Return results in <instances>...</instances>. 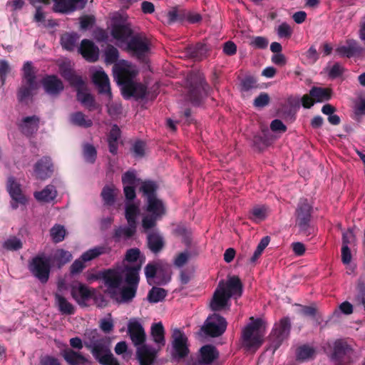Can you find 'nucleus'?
Instances as JSON below:
<instances>
[{"mask_svg": "<svg viewBox=\"0 0 365 365\" xmlns=\"http://www.w3.org/2000/svg\"><path fill=\"white\" fill-rule=\"evenodd\" d=\"M290 329L291 322L289 317L281 319L279 323L274 325L269 336L274 351L281 346L284 340L288 338Z\"/></svg>", "mask_w": 365, "mask_h": 365, "instance_id": "9", "label": "nucleus"}, {"mask_svg": "<svg viewBox=\"0 0 365 365\" xmlns=\"http://www.w3.org/2000/svg\"><path fill=\"white\" fill-rule=\"evenodd\" d=\"M143 261L140 260L135 265H125L123 273L126 284L138 287L140 282L139 272L141 269Z\"/></svg>", "mask_w": 365, "mask_h": 365, "instance_id": "26", "label": "nucleus"}, {"mask_svg": "<svg viewBox=\"0 0 365 365\" xmlns=\"http://www.w3.org/2000/svg\"><path fill=\"white\" fill-rule=\"evenodd\" d=\"M91 334L93 336L90 338L89 344H86V347L91 351L95 359L100 362L101 359H104L112 353L110 344L105 338H97L98 333L96 330L92 331Z\"/></svg>", "mask_w": 365, "mask_h": 365, "instance_id": "8", "label": "nucleus"}, {"mask_svg": "<svg viewBox=\"0 0 365 365\" xmlns=\"http://www.w3.org/2000/svg\"><path fill=\"white\" fill-rule=\"evenodd\" d=\"M269 43V41L264 36H255L252 40L250 45L255 48L265 49Z\"/></svg>", "mask_w": 365, "mask_h": 365, "instance_id": "64", "label": "nucleus"}, {"mask_svg": "<svg viewBox=\"0 0 365 365\" xmlns=\"http://www.w3.org/2000/svg\"><path fill=\"white\" fill-rule=\"evenodd\" d=\"M39 122L40 118L36 115L26 116L21 119L18 124V128L23 135L26 137H31L38 131Z\"/></svg>", "mask_w": 365, "mask_h": 365, "instance_id": "24", "label": "nucleus"}, {"mask_svg": "<svg viewBox=\"0 0 365 365\" xmlns=\"http://www.w3.org/2000/svg\"><path fill=\"white\" fill-rule=\"evenodd\" d=\"M29 269L36 278L45 284L48 282L51 272L50 259L43 255H37L31 259Z\"/></svg>", "mask_w": 365, "mask_h": 365, "instance_id": "6", "label": "nucleus"}, {"mask_svg": "<svg viewBox=\"0 0 365 365\" xmlns=\"http://www.w3.org/2000/svg\"><path fill=\"white\" fill-rule=\"evenodd\" d=\"M53 11L61 14H68L77 9H83L88 0H53Z\"/></svg>", "mask_w": 365, "mask_h": 365, "instance_id": "18", "label": "nucleus"}, {"mask_svg": "<svg viewBox=\"0 0 365 365\" xmlns=\"http://www.w3.org/2000/svg\"><path fill=\"white\" fill-rule=\"evenodd\" d=\"M104 204L106 205H112L115 201V197L114 193V189L112 186L106 185L101 194Z\"/></svg>", "mask_w": 365, "mask_h": 365, "instance_id": "58", "label": "nucleus"}, {"mask_svg": "<svg viewBox=\"0 0 365 365\" xmlns=\"http://www.w3.org/2000/svg\"><path fill=\"white\" fill-rule=\"evenodd\" d=\"M136 232V227L134 226L118 227L114 229L113 238L115 242L120 241L122 237L129 239Z\"/></svg>", "mask_w": 365, "mask_h": 365, "instance_id": "45", "label": "nucleus"}, {"mask_svg": "<svg viewBox=\"0 0 365 365\" xmlns=\"http://www.w3.org/2000/svg\"><path fill=\"white\" fill-rule=\"evenodd\" d=\"M267 217V208L262 206H255L250 211L249 218L253 222H259L264 220Z\"/></svg>", "mask_w": 365, "mask_h": 365, "instance_id": "50", "label": "nucleus"}, {"mask_svg": "<svg viewBox=\"0 0 365 365\" xmlns=\"http://www.w3.org/2000/svg\"><path fill=\"white\" fill-rule=\"evenodd\" d=\"M93 83L96 86L98 93L105 95L108 101L112 99L110 81L107 74L103 71H96L93 75Z\"/></svg>", "mask_w": 365, "mask_h": 365, "instance_id": "20", "label": "nucleus"}, {"mask_svg": "<svg viewBox=\"0 0 365 365\" xmlns=\"http://www.w3.org/2000/svg\"><path fill=\"white\" fill-rule=\"evenodd\" d=\"M22 242L20 239L12 237L6 240L4 244L3 247L10 251H17L22 248Z\"/></svg>", "mask_w": 365, "mask_h": 365, "instance_id": "61", "label": "nucleus"}, {"mask_svg": "<svg viewBox=\"0 0 365 365\" xmlns=\"http://www.w3.org/2000/svg\"><path fill=\"white\" fill-rule=\"evenodd\" d=\"M128 334L135 346H142L146 339L144 328L141 324L136 321H130L128 324Z\"/></svg>", "mask_w": 365, "mask_h": 365, "instance_id": "22", "label": "nucleus"}, {"mask_svg": "<svg viewBox=\"0 0 365 365\" xmlns=\"http://www.w3.org/2000/svg\"><path fill=\"white\" fill-rule=\"evenodd\" d=\"M208 51L207 46L203 43H197L190 46L187 48L189 56L195 61H201L206 57Z\"/></svg>", "mask_w": 365, "mask_h": 365, "instance_id": "40", "label": "nucleus"}, {"mask_svg": "<svg viewBox=\"0 0 365 365\" xmlns=\"http://www.w3.org/2000/svg\"><path fill=\"white\" fill-rule=\"evenodd\" d=\"M145 275L148 280L156 277L158 279V283L160 284H165L170 279L168 274H165L161 270H158L157 266L153 263H148L145 267Z\"/></svg>", "mask_w": 365, "mask_h": 365, "instance_id": "31", "label": "nucleus"}, {"mask_svg": "<svg viewBox=\"0 0 365 365\" xmlns=\"http://www.w3.org/2000/svg\"><path fill=\"white\" fill-rule=\"evenodd\" d=\"M41 83L44 91L51 96L56 97L63 91L62 81L56 75H47L43 78Z\"/></svg>", "mask_w": 365, "mask_h": 365, "instance_id": "19", "label": "nucleus"}, {"mask_svg": "<svg viewBox=\"0 0 365 365\" xmlns=\"http://www.w3.org/2000/svg\"><path fill=\"white\" fill-rule=\"evenodd\" d=\"M219 357V351L217 348L212 344L202 346L200 349V358L198 364L200 365L211 364Z\"/></svg>", "mask_w": 365, "mask_h": 365, "instance_id": "28", "label": "nucleus"}, {"mask_svg": "<svg viewBox=\"0 0 365 365\" xmlns=\"http://www.w3.org/2000/svg\"><path fill=\"white\" fill-rule=\"evenodd\" d=\"M6 190L12 200L19 202L23 205L27 203L28 199L23 193L21 185L14 176L7 178Z\"/></svg>", "mask_w": 365, "mask_h": 365, "instance_id": "21", "label": "nucleus"}, {"mask_svg": "<svg viewBox=\"0 0 365 365\" xmlns=\"http://www.w3.org/2000/svg\"><path fill=\"white\" fill-rule=\"evenodd\" d=\"M173 338V356L175 359H185L190 353L187 346V338L184 332L179 329H175L172 334Z\"/></svg>", "mask_w": 365, "mask_h": 365, "instance_id": "12", "label": "nucleus"}, {"mask_svg": "<svg viewBox=\"0 0 365 365\" xmlns=\"http://www.w3.org/2000/svg\"><path fill=\"white\" fill-rule=\"evenodd\" d=\"M270 102V98L268 93L262 92L255 98L253 102V106L255 108H264L267 106Z\"/></svg>", "mask_w": 365, "mask_h": 365, "instance_id": "63", "label": "nucleus"}, {"mask_svg": "<svg viewBox=\"0 0 365 365\" xmlns=\"http://www.w3.org/2000/svg\"><path fill=\"white\" fill-rule=\"evenodd\" d=\"M227 322L221 315L214 313L210 315L201 327V331L206 336L218 337L226 331Z\"/></svg>", "mask_w": 365, "mask_h": 365, "instance_id": "7", "label": "nucleus"}, {"mask_svg": "<svg viewBox=\"0 0 365 365\" xmlns=\"http://www.w3.org/2000/svg\"><path fill=\"white\" fill-rule=\"evenodd\" d=\"M106 252L107 248L104 246H98L87 250L72 263L70 267L71 274L75 275L81 273L86 267L85 262L91 261Z\"/></svg>", "mask_w": 365, "mask_h": 365, "instance_id": "10", "label": "nucleus"}, {"mask_svg": "<svg viewBox=\"0 0 365 365\" xmlns=\"http://www.w3.org/2000/svg\"><path fill=\"white\" fill-rule=\"evenodd\" d=\"M138 206L133 202H127L125 205V217L128 225L137 227V217L139 215Z\"/></svg>", "mask_w": 365, "mask_h": 365, "instance_id": "46", "label": "nucleus"}, {"mask_svg": "<svg viewBox=\"0 0 365 365\" xmlns=\"http://www.w3.org/2000/svg\"><path fill=\"white\" fill-rule=\"evenodd\" d=\"M23 77L27 84H36V72L31 62L27 61L23 66Z\"/></svg>", "mask_w": 365, "mask_h": 365, "instance_id": "53", "label": "nucleus"}, {"mask_svg": "<svg viewBox=\"0 0 365 365\" xmlns=\"http://www.w3.org/2000/svg\"><path fill=\"white\" fill-rule=\"evenodd\" d=\"M158 189V185L154 180H145L141 181V185L139 188L143 196L146 197V200L149 197H153L157 196V190Z\"/></svg>", "mask_w": 365, "mask_h": 365, "instance_id": "44", "label": "nucleus"}, {"mask_svg": "<svg viewBox=\"0 0 365 365\" xmlns=\"http://www.w3.org/2000/svg\"><path fill=\"white\" fill-rule=\"evenodd\" d=\"M72 259V255L70 252L63 249H58L53 255V262L61 268L69 262Z\"/></svg>", "mask_w": 365, "mask_h": 365, "instance_id": "48", "label": "nucleus"}, {"mask_svg": "<svg viewBox=\"0 0 365 365\" xmlns=\"http://www.w3.org/2000/svg\"><path fill=\"white\" fill-rule=\"evenodd\" d=\"M78 51L82 56L89 62H96L98 59V47L91 40H82L80 47L78 48Z\"/></svg>", "mask_w": 365, "mask_h": 365, "instance_id": "25", "label": "nucleus"}, {"mask_svg": "<svg viewBox=\"0 0 365 365\" xmlns=\"http://www.w3.org/2000/svg\"><path fill=\"white\" fill-rule=\"evenodd\" d=\"M34 197L40 202H49L57 196V190L53 185H46L41 191L35 192Z\"/></svg>", "mask_w": 365, "mask_h": 365, "instance_id": "39", "label": "nucleus"}, {"mask_svg": "<svg viewBox=\"0 0 365 365\" xmlns=\"http://www.w3.org/2000/svg\"><path fill=\"white\" fill-rule=\"evenodd\" d=\"M121 93L125 99L133 97L135 100L144 99L147 94V86L141 83L133 82L126 87L121 88Z\"/></svg>", "mask_w": 365, "mask_h": 365, "instance_id": "23", "label": "nucleus"}, {"mask_svg": "<svg viewBox=\"0 0 365 365\" xmlns=\"http://www.w3.org/2000/svg\"><path fill=\"white\" fill-rule=\"evenodd\" d=\"M78 39V36L76 33H66L61 36V43L63 48L67 51H73Z\"/></svg>", "mask_w": 365, "mask_h": 365, "instance_id": "51", "label": "nucleus"}, {"mask_svg": "<svg viewBox=\"0 0 365 365\" xmlns=\"http://www.w3.org/2000/svg\"><path fill=\"white\" fill-rule=\"evenodd\" d=\"M309 94L314 98L315 102L321 103L331 98L332 91L329 88L313 86L309 91Z\"/></svg>", "mask_w": 365, "mask_h": 365, "instance_id": "41", "label": "nucleus"}, {"mask_svg": "<svg viewBox=\"0 0 365 365\" xmlns=\"http://www.w3.org/2000/svg\"><path fill=\"white\" fill-rule=\"evenodd\" d=\"M290 106H283L278 112L280 117H282L287 123H292L296 119L297 110L292 108L295 106L299 108V102L298 99L289 98L288 100Z\"/></svg>", "mask_w": 365, "mask_h": 365, "instance_id": "33", "label": "nucleus"}, {"mask_svg": "<svg viewBox=\"0 0 365 365\" xmlns=\"http://www.w3.org/2000/svg\"><path fill=\"white\" fill-rule=\"evenodd\" d=\"M250 322L245 326L242 331V345L248 350H257L264 342L266 332V324L261 318H250Z\"/></svg>", "mask_w": 365, "mask_h": 365, "instance_id": "1", "label": "nucleus"}, {"mask_svg": "<svg viewBox=\"0 0 365 365\" xmlns=\"http://www.w3.org/2000/svg\"><path fill=\"white\" fill-rule=\"evenodd\" d=\"M312 207L307 200H301L295 210L296 226L301 234L309 236L314 232L311 225Z\"/></svg>", "mask_w": 365, "mask_h": 365, "instance_id": "3", "label": "nucleus"}, {"mask_svg": "<svg viewBox=\"0 0 365 365\" xmlns=\"http://www.w3.org/2000/svg\"><path fill=\"white\" fill-rule=\"evenodd\" d=\"M331 349L329 358L334 365H348L356 356L355 343L351 339H338Z\"/></svg>", "mask_w": 365, "mask_h": 365, "instance_id": "2", "label": "nucleus"}, {"mask_svg": "<svg viewBox=\"0 0 365 365\" xmlns=\"http://www.w3.org/2000/svg\"><path fill=\"white\" fill-rule=\"evenodd\" d=\"M160 217L155 216V215H148L143 217L142 220V227L144 232L148 234V230L156 226V222Z\"/></svg>", "mask_w": 365, "mask_h": 365, "instance_id": "60", "label": "nucleus"}, {"mask_svg": "<svg viewBox=\"0 0 365 365\" xmlns=\"http://www.w3.org/2000/svg\"><path fill=\"white\" fill-rule=\"evenodd\" d=\"M70 123L76 126L88 128L93 125V121L81 111L74 112L69 115Z\"/></svg>", "mask_w": 365, "mask_h": 365, "instance_id": "42", "label": "nucleus"}, {"mask_svg": "<svg viewBox=\"0 0 365 365\" xmlns=\"http://www.w3.org/2000/svg\"><path fill=\"white\" fill-rule=\"evenodd\" d=\"M167 295V291L163 288L153 287L149 292L147 299L150 303L163 301Z\"/></svg>", "mask_w": 365, "mask_h": 365, "instance_id": "52", "label": "nucleus"}, {"mask_svg": "<svg viewBox=\"0 0 365 365\" xmlns=\"http://www.w3.org/2000/svg\"><path fill=\"white\" fill-rule=\"evenodd\" d=\"M240 86L241 91L245 92H247L253 88H257L258 87L256 78L251 76L245 77L241 81Z\"/></svg>", "mask_w": 365, "mask_h": 365, "instance_id": "62", "label": "nucleus"}, {"mask_svg": "<svg viewBox=\"0 0 365 365\" xmlns=\"http://www.w3.org/2000/svg\"><path fill=\"white\" fill-rule=\"evenodd\" d=\"M209 86L201 76H195L189 82L187 98L195 106H200L204 98L207 96Z\"/></svg>", "mask_w": 365, "mask_h": 365, "instance_id": "5", "label": "nucleus"}, {"mask_svg": "<svg viewBox=\"0 0 365 365\" xmlns=\"http://www.w3.org/2000/svg\"><path fill=\"white\" fill-rule=\"evenodd\" d=\"M151 335L156 344H159L160 346L165 345V329L161 322L155 323L152 325Z\"/></svg>", "mask_w": 365, "mask_h": 365, "instance_id": "49", "label": "nucleus"}, {"mask_svg": "<svg viewBox=\"0 0 365 365\" xmlns=\"http://www.w3.org/2000/svg\"><path fill=\"white\" fill-rule=\"evenodd\" d=\"M96 294L95 289L90 288L82 282H77L71 285V295L81 307L87 306V302Z\"/></svg>", "mask_w": 365, "mask_h": 365, "instance_id": "11", "label": "nucleus"}, {"mask_svg": "<svg viewBox=\"0 0 365 365\" xmlns=\"http://www.w3.org/2000/svg\"><path fill=\"white\" fill-rule=\"evenodd\" d=\"M230 299L228 294L217 285L210 302V308L215 312L222 310L227 306Z\"/></svg>", "mask_w": 365, "mask_h": 365, "instance_id": "30", "label": "nucleus"}, {"mask_svg": "<svg viewBox=\"0 0 365 365\" xmlns=\"http://www.w3.org/2000/svg\"><path fill=\"white\" fill-rule=\"evenodd\" d=\"M103 278L106 285L110 289L109 290H116L122 283V276L114 269H108L103 272Z\"/></svg>", "mask_w": 365, "mask_h": 365, "instance_id": "34", "label": "nucleus"}, {"mask_svg": "<svg viewBox=\"0 0 365 365\" xmlns=\"http://www.w3.org/2000/svg\"><path fill=\"white\" fill-rule=\"evenodd\" d=\"M137 356L140 365H152L155 361V354L143 344L138 348Z\"/></svg>", "mask_w": 365, "mask_h": 365, "instance_id": "38", "label": "nucleus"}, {"mask_svg": "<svg viewBox=\"0 0 365 365\" xmlns=\"http://www.w3.org/2000/svg\"><path fill=\"white\" fill-rule=\"evenodd\" d=\"M187 10L174 7L172 10L169 11L167 14L168 24H172L175 22H184L186 21Z\"/></svg>", "mask_w": 365, "mask_h": 365, "instance_id": "47", "label": "nucleus"}, {"mask_svg": "<svg viewBox=\"0 0 365 365\" xmlns=\"http://www.w3.org/2000/svg\"><path fill=\"white\" fill-rule=\"evenodd\" d=\"M61 354L68 365H85L88 362V359L80 351L71 348H66Z\"/></svg>", "mask_w": 365, "mask_h": 365, "instance_id": "27", "label": "nucleus"}, {"mask_svg": "<svg viewBox=\"0 0 365 365\" xmlns=\"http://www.w3.org/2000/svg\"><path fill=\"white\" fill-rule=\"evenodd\" d=\"M125 259L128 262H138L140 260L143 262L145 261V257L141 256L140 250L138 248H131L127 250L125 256Z\"/></svg>", "mask_w": 365, "mask_h": 365, "instance_id": "59", "label": "nucleus"}, {"mask_svg": "<svg viewBox=\"0 0 365 365\" xmlns=\"http://www.w3.org/2000/svg\"><path fill=\"white\" fill-rule=\"evenodd\" d=\"M105 62L106 64L117 63L119 57L118 50L113 45L108 44L105 49Z\"/></svg>", "mask_w": 365, "mask_h": 365, "instance_id": "57", "label": "nucleus"}, {"mask_svg": "<svg viewBox=\"0 0 365 365\" xmlns=\"http://www.w3.org/2000/svg\"><path fill=\"white\" fill-rule=\"evenodd\" d=\"M132 34L133 31L128 24H115L111 31V35L114 38L123 41L130 37Z\"/></svg>", "mask_w": 365, "mask_h": 365, "instance_id": "43", "label": "nucleus"}, {"mask_svg": "<svg viewBox=\"0 0 365 365\" xmlns=\"http://www.w3.org/2000/svg\"><path fill=\"white\" fill-rule=\"evenodd\" d=\"M66 231L63 225L56 224L51 230L50 235L55 243L62 242L66 236Z\"/></svg>", "mask_w": 365, "mask_h": 365, "instance_id": "54", "label": "nucleus"}, {"mask_svg": "<svg viewBox=\"0 0 365 365\" xmlns=\"http://www.w3.org/2000/svg\"><path fill=\"white\" fill-rule=\"evenodd\" d=\"M335 51L340 57L351 58L361 56L365 48L356 40L347 39L345 45L338 46Z\"/></svg>", "mask_w": 365, "mask_h": 365, "instance_id": "14", "label": "nucleus"}, {"mask_svg": "<svg viewBox=\"0 0 365 365\" xmlns=\"http://www.w3.org/2000/svg\"><path fill=\"white\" fill-rule=\"evenodd\" d=\"M147 246L154 254H158L163 249L165 241L158 231H150L147 234Z\"/></svg>", "mask_w": 365, "mask_h": 365, "instance_id": "29", "label": "nucleus"}, {"mask_svg": "<svg viewBox=\"0 0 365 365\" xmlns=\"http://www.w3.org/2000/svg\"><path fill=\"white\" fill-rule=\"evenodd\" d=\"M315 356L316 349L308 344L301 345L296 349V360L299 362L313 360Z\"/></svg>", "mask_w": 365, "mask_h": 365, "instance_id": "37", "label": "nucleus"}, {"mask_svg": "<svg viewBox=\"0 0 365 365\" xmlns=\"http://www.w3.org/2000/svg\"><path fill=\"white\" fill-rule=\"evenodd\" d=\"M36 88V84H27L22 85L17 93L18 100L19 102H24L28 98L32 96V91Z\"/></svg>", "mask_w": 365, "mask_h": 365, "instance_id": "55", "label": "nucleus"}, {"mask_svg": "<svg viewBox=\"0 0 365 365\" xmlns=\"http://www.w3.org/2000/svg\"><path fill=\"white\" fill-rule=\"evenodd\" d=\"M83 155L87 163L93 164L97 158V150L93 145L86 143L83 147Z\"/></svg>", "mask_w": 365, "mask_h": 365, "instance_id": "56", "label": "nucleus"}, {"mask_svg": "<svg viewBox=\"0 0 365 365\" xmlns=\"http://www.w3.org/2000/svg\"><path fill=\"white\" fill-rule=\"evenodd\" d=\"M113 72L117 83L121 86V88L133 83L138 73L135 67L126 61L114 64Z\"/></svg>", "mask_w": 365, "mask_h": 365, "instance_id": "4", "label": "nucleus"}, {"mask_svg": "<svg viewBox=\"0 0 365 365\" xmlns=\"http://www.w3.org/2000/svg\"><path fill=\"white\" fill-rule=\"evenodd\" d=\"M146 211L161 217L165 214L166 208L163 202L155 196L146 200Z\"/></svg>", "mask_w": 365, "mask_h": 365, "instance_id": "32", "label": "nucleus"}, {"mask_svg": "<svg viewBox=\"0 0 365 365\" xmlns=\"http://www.w3.org/2000/svg\"><path fill=\"white\" fill-rule=\"evenodd\" d=\"M34 171L37 179L45 180L51 178L54 172L51 158L48 156H43L35 163Z\"/></svg>", "mask_w": 365, "mask_h": 365, "instance_id": "15", "label": "nucleus"}, {"mask_svg": "<svg viewBox=\"0 0 365 365\" xmlns=\"http://www.w3.org/2000/svg\"><path fill=\"white\" fill-rule=\"evenodd\" d=\"M55 304L58 311L65 315H73L75 313L74 306L61 293H54Z\"/></svg>", "mask_w": 365, "mask_h": 365, "instance_id": "35", "label": "nucleus"}, {"mask_svg": "<svg viewBox=\"0 0 365 365\" xmlns=\"http://www.w3.org/2000/svg\"><path fill=\"white\" fill-rule=\"evenodd\" d=\"M76 98L89 111H93L100 107L93 96L83 90L78 91L76 93Z\"/></svg>", "mask_w": 365, "mask_h": 365, "instance_id": "36", "label": "nucleus"}, {"mask_svg": "<svg viewBox=\"0 0 365 365\" xmlns=\"http://www.w3.org/2000/svg\"><path fill=\"white\" fill-rule=\"evenodd\" d=\"M220 289H223L231 297H240L243 292L242 283L237 276L230 277L227 282L220 281L218 284Z\"/></svg>", "mask_w": 365, "mask_h": 365, "instance_id": "16", "label": "nucleus"}, {"mask_svg": "<svg viewBox=\"0 0 365 365\" xmlns=\"http://www.w3.org/2000/svg\"><path fill=\"white\" fill-rule=\"evenodd\" d=\"M138 287L125 284L123 286L119 293L117 290H109L110 297L118 304H129L135 297Z\"/></svg>", "mask_w": 365, "mask_h": 365, "instance_id": "17", "label": "nucleus"}, {"mask_svg": "<svg viewBox=\"0 0 365 365\" xmlns=\"http://www.w3.org/2000/svg\"><path fill=\"white\" fill-rule=\"evenodd\" d=\"M127 48L133 56L141 60L149 51V43L145 37L135 35L128 41Z\"/></svg>", "mask_w": 365, "mask_h": 365, "instance_id": "13", "label": "nucleus"}]
</instances>
